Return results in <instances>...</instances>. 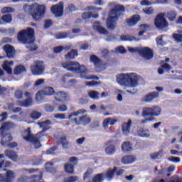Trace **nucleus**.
I'll return each instance as SVG.
<instances>
[{"mask_svg":"<svg viewBox=\"0 0 182 182\" xmlns=\"http://www.w3.org/2000/svg\"><path fill=\"white\" fill-rule=\"evenodd\" d=\"M52 25H53V22L52 21V20H50V19L46 20L45 24H44V28H46V29H48V28H50V26H52Z\"/></svg>","mask_w":182,"mask_h":182,"instance_id":"bf43d9fd","label":"nucleus"},{"mask_svg":"<svg viewBox=\"0 0 182 182\" xmlns=\"http://www.w3.org/2000/svg\"><path fill=\"white\" fill-rule=\"evenodd\" d=\"M69 36V33L66 32H60L56 34V39H66Z\"/></svg>","mask_w":182,"mask_h":182,"instance_id":"de8ad7c7","label":"nucleus"},{"mask_svg":"<svg viewBox=\"0 0 182 182\" xmlns=\"http://www.w3.org/2000/svg\"><path fill=\"white\" fill-rule=\"evenodd\" d=\"M92 173H93V171H92V170L89 169L87 170L83 176V180H87V178H90V176H92Z\"/></svg>","mask_w":182,"mask_h":182,"instance_id":"6e6d98bb","label":"nucleus"},{"mask_svg":"<svg viewBox=\"0 0 182 182\" xmlns=\"http://www.w3.org/2000/svg\"><path fill=\"white\" fill-rule=\"evenodd\" d=\"M68 97V93L63 91H60L55 93V99L58 102H62V100H65Z\"/></svg>","mask_w":182,"mask_h":182,"instance_id":"c85d7f7f","label":"nucleus"},{"mask_svg":"<svg viewBox=\"0 0 182 182\" xmlns=\"http://www.w3.org/2000/svg\"><path fill=\"white\" fill-rule=\"evenodd\" d=\"M166 18H168V21H175L177 18V13L174 11H170L167 13Z\"/></svg>","mask_w":182,"mask_h":182,"instance_id":"a19ab883","label":"nucleus"},{"mask_svg":"<svg viewBox=\"0 0 182 182\" xmlns=\"http://www.w3.org/2000/svg\"><path fill=\"white\" fill-rule=\"evenodd\" d=\"M105 173H98L92 178L94 182H103L105 181Z\"/></svg>","mask_w":182,"mask_h":182,"instance_id":"58836bf2","label":"nucleus"},{"mask_svg":"<svg viewBox=\"0 0 182 182\" xmlns=\"http://www.w3.org/2000/svg\"><path fill=\"white\" fill-rule=\"evenodd\" d=\"M117 168L114 166L113 169L107 170L105 173H102L104 174V178H106L108 181H111L113 180V177H114V174L116 173Z\"/></svg>","mask_w":182,"mask_h":182,"instance_id":"b1692460","label":"nucleus"},{"mask_svg":"<svg viewBox=\"0 0 182 182\" xmlns=\"http://www.w3.org/2000/svg\"><path fill=\"white\" fill-rule=\"evenodd\" d=\"M164 16H166L164 13H160L155 18L154 25L158 29H166L168 26V23Z\"/></svg>","mask_w":182,"mask_h":182,"instance_id":"1a4fd4ad","label":"nucleus"},{"mask_svg":"<svg viewBox=\"0 0 182 182\" xmlns=\"http://www.w3.org/2000/svg\"><path fill=\"white\" fill-rule=\"evenodd\" d=\"M85 85L86 86H97V85H99V82L97 81H87Z\"/></svg>","mask_w":182,"mask_h":182,"instance_id":"e2e57ef3","label":"nucleus"},{"mask_svg":"<svg viewBox=\"0 0 182 182\" xmlns=\"http://www.w3.org/2000/svg\"><path fill=\"white\" fill-rule=\"evenodd\" d=\"M143 12L146 14V15H153L154 14V9L153 7H146L143 9Z\"/></svg>","mask_w":182,"mask_h":182,"instance_id":"09e8293b","label":"nucleus"},{"mask_svg":"<svg viewBox=\"0 0 182 182\" xmlns=\"http://www.w3.org/2000/svg\"><path fill=\"white\" fill-rule=\"evenodd\" d=\"M55 119H59L60 120H65L66 115L65 114H55L54 115Z\"/></svg>","mask_w":182,"mask_h":182,"instance_id":"680f3d73","label":"nucleus"},{"mask_svg":"<svg viewBox=\"0 0 182 182\" xmlns=\"http://www.w3.org/2000/svg\"><path fill=\"white\" fill-rule=\"evenodd\" d=\"M38 124L40 126V127H42L43 130L46 131L48 130V126L51 124V122L50 120L47 119L46 121L38 122Z\"/></svg>","mask_w":182,"mask_h":182,"instance_id":"79ce46f5","label":"nucleus"},{"mask_svg":"<svg viewBox=\"0 0 182 182\" xmlns=\"http://www.w3.org/2000/svg\"><path fill=\"white\" fill-rule=\"evenodd\" d=\"M132 127V119H129L127 122H124L122 125V130L123 134L129 136Z\"/></svg>","mask_w":182,"mask_h":182,"instance_id":"412c9836","label":"nucleus"},{"mask_svg":"<svg viewBox=\"0 0 182 182\" xmlns=\"http://www.w3.org/2000/svg\"><path fill=\"white\" fill-rule=\"evenodd\" d=\"M23 9L24 12L31 15L36 22H39L46 14V6L38 3H34L31 5L24 4Z\"/></svg>","mask_w":182,"mask_h":182,"instance_id":"f03ea898","label":"nucleus"},{"mask_svg":"<svg viewBox=\"0 0 182 182\" xmlns=\"http://www.w3.org/2000/svg\"><path fill=\"white\" fill-rule=\"evenodd\" d=\"M68 110V107L65 105H60L58 107V111L59 112H66Z\"/></svg>","mask_w":182,"mask_h":182,"instance_id":"774afa93","label":"nucleus"},{"mask_svg":"<svg viewBox=\"0 0 182 182\" xmlns=\"http://www.w3.org/2000/svg\"><path fill=\"white\" fill-rule=\"evenodd\" d=\"M90 63H93L95 68L100 69V70H105V69H107V63H102V60L96 55L92 54L90 56Z\"/></svg>","mask_w":182,"mask_h":182,"instance_id":"9d476101","label":"nucleus"},{"mask_svg":"<svg viewBox=\"0 0 182 182\" xmlns=\"http://www.w3.org/2000/svg\"><path fill=\"white\" fill-rule=\"evenodd\" d=\"M43 94L45 96H52L55 95V90L52 87H46L43 90Z\"/></svg>","mask_w":182,"mask_h":182,"instance_id":"e433bc0d","label":"nucleus"},{"mask_svg":"<svg viewBox=\"0 0 182 182\" xmlns=\"http://www.w3.org/2000/svg\"><path fill=\"white\" fill-rule=\"evenodd\" d=\"M78 122H80V123H82L83 126H86L92 122V119L87 117V115H82V117H79Z\"/></svg>","mask_w":182,"mask_h":182,"instance_id":"72a5a7b5","label":"nucleus"},{"mask_svg":"<svg viewBox=\"0 0 182 182\" xmlns=\"http://www.w3.org/2000/svg\"><path fill=\"white\" fill-rule=\"evenodd\" d=\"M10 12H14L12 7H4L1 9V14H9Z\"/></svg>","mask_w":182,"mask_h":182,"instance_id":"864d4df0","label":"nucleus"},{"mask_svg":"<svg viewBox=\"0 0 182 182\" xmlns=\"http://www.w3.org/2000/svg\"><path fill=\"white\" fill-rule=\"evenodd\" d=\"M139 55L142 56V58H145L146 60H150V59H153V56H154V52L149 47H144L143 48H140Z\"/></svg>","mask_w":182,"mask_h":182,"instance_id":"ddd939ff","label":"nucleus"},{"mask_svg":"<svg viewBox=\"0 0 182 182\" xmlns=\"http://www.w3.org/2000/svg\"><path fill=\"white\" fill-rule=\"evenodd\" d=\"M10 65H14V61H5L2 65V68L8 75H12V68Z\"/></svg>","mask_w":182,"mask_h":182,"instance_id":"cd10ccee","label":"nucleus"},{"mask_svg":"<svg viewBox=\"0 0 182 182\" xmlns=\"http://www.w3.org/2000/svg\"><path fill=\"white\" fill-rule=\"evenodd\" d=\"M159 97V92H151L142 97L141 102H145L146 103H150L153 102L154 99Z\"/></svg>","mask_w":182,"mask_h":182,"instance_id":"6ab92c4d","label":"nucleus"},{"mask_svg":"<svg viewBox=\"0 0 182 182\" xmlns=\"http://www.w3.org/2000/svg\"><path fill=\"white\" fill-rule=\"evenodd\" d=\"M136 160H137L136 156L126 155L122 158L121 161L122 164H133Z\"/></svg>","mask_w":182,"mask_h":182,"instance_id":"4be33fe9","label":"nucleus"},{"mask_svg":"<svg viewBox=\"0 0 182 182\" xmlns=\"http://www.w3.org/2000/svg\"><path fill=\"white\" fill-rule=\"evenodd\" d=\"M154 117H149V118H145L144 119L141 120L140 123L141 124H147V122H153L154 120Z\"/></svg>","mask_w":182,"mask_h":182,"instance_id":"052dcab7","label":"nucleus"},{"mask_svg":"<svg viewBox=\"0 0 182 182\" xmlns=\"http://www.w3.org/2000/svg\"><path fill=\"white\" fill-rule=\"evenodd\" d=\"M64 49H65V47H63V46L54 47L53 53H61Z\"/></svg>","mask_w":182,"mask_h":182,"instance_id":"8fccbe9b","label":"nucleus"},{"mask_svg":"<svg viewBox=\"0 0 182 182\" xmlns=\"http://www.w3.org/2000/svg\"><path fill=\"white\" fill-rule=\"evenodd\" d=\"M63 1H60L58 4L53 5L50 8L52 14L55 15V16H57V18H60V16H63Z\"/></svg>","mask_w":182,"mask_h":182,"instance_id":"9b49d317","label":"nucleus"},{"mask_svg":"<svg viewBox=\"0 0 182 182\" xmlns=\"http://www.w3.org/2000/svg\"><path fill=\"white\" fill-rule=\"evenodd\" d=\"M141 21V17L139 14H134L132 17L127 18L125 22L128 26H136V23H139Z\"/></svg>","mask_w":182,"mask_h":182,"instance_id":"dca6fc26","label":"nucleus"},{"mask_svg":"<svg viewBox=\"0 0 182 182\" xmlns=\"http://www.w3.org/2000/svg\"><path fill=\"white\" fill-rule=\"evenodd\" d=\"M45 63L43 61L36 60L33 65L31 66V70L33 75L39 76L41 75H43V73L45 72Z\"/></svg>","mask_w":182,"mask_h":182,"instance_id":"6e6552de","label":"nucleus"},{"mask_svg":"<svg viewBox=\"0 0 182 182\" xmlns=\"http://www.w3.org/2000/svg\"><path fill=\"white\" fill-rule=\"evenodd\" d=\"M99 92L96 90H90L88 92V96L90 99H93L94 100H97L100 96Z\"/></svg>","mask_w":182,"mask_h":182,"instance_id":"4c0bfd02","label":"nucleus"},{"mask_svg":"<svg viewBox=\"0 0 182 182\" xmlns=\"http://www.w3.org/2000/svg\"><path fill=\"white\" fill-rule=\"evenodd\" d=\"M17 39L23 45H33L35 43V29L28 27L21 30L17 34Z\"/></svg>","mask_w":182,"mask_h":182,"instance_id":"39448f33","label":"nucleus"},{"mask_svg":"<svg viewBox=\"0 0 182 182\" xmlns=\"http://www.w3.org/2000/svg\"><path fill=\"white\" fill-rule=\"evenodd\" d=\"M124 6L122 4H117L109 12V16L107 19V27L109 31H114L116 29V25H117V21L123 14H124Z\"/></svg>","mask_w":182,"mask_h":182,"instance_id":"7ed1b4c3","label":"nucleus"},{"mask_svg":"<svg viewBox=\"0 0 182 182\" xmlns=\"http://www.w3.org/2000/svg\"><path fill=\"white\" fill-rule=\"evenodd\" d=\"M24 96L27 97V99L22 101H17V105L21 106V107H29L33 102L32 95H31V92L26 91L24 92Z\"/></svg>","mask_w":182,"mask_h":182,"instance_id":"f8f14e48","label":"nucleus"},{"mask_svg":"<svg viewBox=\"0 0 182 182\" xmlns=\"http://www.w3.org/2000/svg\"><path fill=\"white\" fill-rule=\"evenodd\" d=\"M121 149L124 153H129V151H132L133 148L132 147V144L130 141H124L122 146Z\"/></svg>","mask_w":182,"mask_h":182,"instance_id":"7c9ffc66","label":"nucleus"},{"mask_svg":"<svg viewBox=\"0 0 182 182\" xmlns=\"http://www.w3.org/2000/svg\"><path fill=\"white\" fill-rule=\"evenodd\" d=\"M82 18L85 21H86V19H90V18H92V12L87 11L82 13Z\"/></svg>","mask_w":182,"mask_h":182,"instance_id":"603ef678","label":"nucleus"},{"mask_svg":"<svg viewBox=\"0 0 182 182\" xmlns=\"http://www.w3.org/2000/svg\"><path fill=\"white\" fill-rule=\"evenodd\" d=\"M105 153L108 156H113L116 153V146L114 144H109L105 148Z\"/></svg>","mask_w":182,"mask_h":182,"instance_id":"473e14b6","label":"nucleus"},{"mask_svg":"<svg viewBox=\"0 0 182 182\" xmlns=\"http://www.w3.org/2000/svg\"><path fill=\"white\" fill-rule=\"evenodd\" d=\"M16 127V124L14 122H4L0 127V133L4 134L5 132H9V130H14Z\"/></svg>","mask_w":182,"mask_h":182,"instance_id":"a211bd4d","label":"nucleus"},{"mask_svg":"<svg viewBox=\"0 0 182 182\" xmlns=\"http://www.w3.org/2000/svg\"><path fill=\"white\" fill-rule=\"evenodd\" d=\"M42 113L36 110L33 111L30 114L31 118L33 119V120H38V119H40Z\"/></svg>","mask_w":182,"mask_h":182,"instance_id":"c03bdc74","label":"nucleus"},{"mask_svg":"<svg viewBox=\"0 0 182 182\" xmlns=\"http://www.w3.org/2000/svg\"><path fill=\"white\" fill-rule=\"evenodd\" d=\"M120 39L123 41L132 42V41H136V37L129 35H122L120 36Z\"/></svg>","mask_w":182,"mask_h":182,"instance_id":"37998d69","label":"nucleus"},{"mask_svg":"<svg viewBox=\"0 0 182 182\" xmlns=\"http://www.w3.org/2000/svg\"><path fill=\"white\" fill-rule=\"evenodd\" d=\"M92 28L95 29V31H97L99 33H101V35H107L108 33L107 30L102 26L100 21L95 22Z\"/></svg>","mask_w":182,"mask_h":182,"instance_id":"5701e85b","label":"nucleus"},{"mask_svg":"<svg viewBox=\"0 0 182 182\" xmlns=\"http://www.w3.org/2000/svg\"><path fill=\"white\" fill-rule=\"evenodd\" d=\"M62 65L63 68L68 70V72H73V73L80 75L81 79H85L86 80L95 79V80H99L97 75H88L89 70L84 65H80L77 61H69L68 63H63Z\"/></svg>","mask_w":182,"mask_h":182,"instance_id":"f257e3e1","label":"nucleus"},{"mask_svg":"<svg viewBox=\"0 0 182 182\" xmlns=\"http://www.w3.org/2000/svg\"><path fill=\"white\" fill-rule=\"evenodd\" d=\"M25 72H26V68L23 65H18L16 66L14 70V75H21Z\"/></svg>","mask_w":182,"mask_h":182,"instance_id":"f704fd0d","label":"nucleus"},{"mask_svg":"<svg viewBox=\"0 0 182 182\" xmlns=\"http://www.w3.org/2000/svg\"><path fill=\"white\" fill-rule=\"evenodd\" d=\"M100 126V122L99 121H93L90 125V129H97V127H99Z\"/></svg>","mask_w":182,"mask_h":182,"instance_id":"4d7b16f0","label":"nucleus"},{"mask_svg":"<svg viewBox=\"0 0 182 182\" xmlns=\"http://www.w3.org/2000/svg\"><path fill=\"white\" fill-rule=\"evenodd\" d=\"M23 139L27 143H30L34 147V149H41L42 144H41V136H38V134H33L31 127H28L23 132Z\"/></svg>","mask_w":182,"mask_h":182,"instance_id":"423d86ee","label":"nucleus"},{"mask_svg":"<svg viewBox=\"0 0 182 182\" xmlns=\"http://www.w3.org/2000/svg\"><path fill=\"white\" fill-rule=\"evenodd\" d=\"M4 154H6V157L13 161H16L18 160V154H16V152L15 151L6 149L4 151Z\"/></svg>","mask_w":182,"mask_h":182,"instance_id":"a878e982","label":"nucleus"},{"mask_svg":"<svg viewBox=\"0 0 182 182\" xmlns=\"http://www.w3.org/2000/svg\"><path fill=\"white\" fill-rule=\"evenodd\" d=\"M15 98L17 99V100H21L23 99V92L22 90H16L14 92Z\"/></svg>","mask_w":182,"mask_h":182,"instance_id":"49530a36","label":"nucleus"},{"mask_svg":"<svg viewBox=\"0 0 182 182\" xmlns=\"http://www.w3.org/2000/svg\"><path fill=\"white\" fill-rule=\"evenodd\" d=\"M15 178V173L11 170H8L4 173H0V182H12V180Z\"/></svg>","mask_w":182,"mask_h":182,"instance_id":"2eb2a0df","label":"nucleus"},{"mask_svg":"<svg viewBox=\"0 0 182 182\" xmlns=\"http://www.w3.org/2000/svg\"><path fill=\"white\" fill-rule=\"evenodd\" d=\"M69 161H70V163H73V166H77L79 160L77 159V158L76 156H71L69 159Z\"/></svg>","mask_w":182,"mask_h":182,"instance_id":"13d9d810","label":"nucleus"},{"mask_svg":"<svg viewBox=\"0 0 182 182\" xmlns=\"http://www.w3.org/2000/svg\"><path fill=\"white\" fill-rule=\"evenodd\" d=\"M77 56H79L77 50L72 49L70 52L64 55V58L67 60H73V59H75V58H77Z\"/></svg>","mask_w":182,"mask_h":182,"instance_id":"393cba45","label":"nucleus"},{"mask_svg":"<svg viewBox=\"0 0 182 182\" xmlns=\"http://www.w3.org/2000/svg\"><path fill=\"white\" fill-rule=\"evenodd\" d=\"M77 181V176H70L64 179V182H76Z\"/></svg>","mask_w":182,"mask_h":182,"instance_id":"5fc2aeb1","label":"nucleus"},{"mask_svg":"<svg viewBox=\"0 0 182 182\" xmlns=\"http://www.w3.org/2000/svg\"><path fill=\"white\" fill-rule=\"evenodd\" d=\"M161 114V107L159 106L144 107L142 108V117H159Z\"/></svg>","mask_w":182,"mask_h":182,"instance_id":"0eeeda50","label":"nucleus"},{"mask_svg":"<svg viewBox=\"0 0 182 182\" xmlns=\"http://www.w3.org/2000/svg\"><path fill=\"white\" fill-rule=\"evenodd\" d=\"M87 111H86V109H80L76 112H72L68 115V119L69 120H70L71 122H73L74 123H75V124H77V126H79L80 124V122L79 119H77V116H79V114H85V113H87Z\"/></svg>","mask_w":182,"mask_h":182,"instance_id":"4468645a","label":"nucleus"},{"mask_svg":"<svg viewBox=\"0 0 182 182\" xmlns=\"http://www.w3.org/2000/svg\"><path fill=\"white\" fill-rule=\"evenodd\" d=\"M118 83L121 86H126L127 87H137L139 86V77L137 74L134 73L121 74L117 79Z\"/></svg>","mask_w":182,"mask_h":182,"instance_id":"20e7f679","label":"nucleus"},{"mask_svg":"<svg viewBox=\"0 0 182 182\" xmlns=\"http://www.w3.org/2000/svg\"><path fill=\"white\" fill-rule=\"evenodd\" d=\"M46 112H53L55 110V107L50 105H45Z\"/></svg>","mask_w":182,"mask_h":182,"instance_id":"0e129e2a","label":"nucleus"},{"mask_svg":"<svg viewBox=\"0 0 182 182\" xmlns=\"http://www.w3.org/2000/svg\"><path fill=\"white\" fill-rule=\"evenodd\" d=\"M173 38L176 41V42H178V43L182 42V34L181 33L173 34Z\"/></svg>","mask_w":182,"mask_h":182,"instance_id":"3c124183","label":"nucleus"},{"mask_svg":"<svg viewBox=\"0 0 182 182\" xmlns=\"http://www.w3.org/2000/svg\"><path fill=\"white\" fill-rule=\"evenodd\" d=\"M0 135L1 136V146H6V144H8L9 141H12L14 139L11 133L3 132V134L0 133Z\"/></svg>","mask_w":182,"mask_h":182,"instance_id":"aec40b11","label":"nucleus"},{"mask_svg":"<svg viewBox=\"0 0 182 182\" xmlns=\"http://www.w3.org/2000/svg\"><path fill=\"white\" fill-rule=\"evenodd\" d=\"M136 134L139 137H149V129H145L143 127H139L136 130Z\"/></svg>","mask_w":182,"mask_h":182,"instance_id":"c756f323","label":"nucleus"},{"mask_svg":"<svg viewBox=\"0 0 182 182\" xmlns=\"http://www.w3.org/2000/svg\"><path fill=\"white\" fill-rule=\"evenodd\" d=\"M60 143L61 144L63 149H69V141L66 139V136L60 137Z\"/></svg>","mask_w":182,"mask_h":182,"instance_id":"ea45409f","label":"nucleus"},{"mask_svg":"<svg viewBox=\"0 0 182 182\" xmlns=\"http://www.w3.org/2000/svg\"><path fill=\"white\" fill-rule=\"evenodd\" d=\"M117 52H119V53H126V48L123 46H118L116 48Z\"/></svg>","mask_w":182,"mask_h":182,"instance_id":"338daca9","label":"nucleus"},{"mask_svg":"<svg viewBox=\"0 0 182 182\" xmlns=\"http://www.w3.org/2000/svg\"><path fill=\"white\" fill-rule=\"evenodd\" d=\"M3 49L9 59H14L15 58V48L14 46L6 44L4 46Z\"/></svg>","mask_w":182,"mask_h":182,"instance_id":"f3484780","label":"nucleus"},{"mask_svg":"<svg viewBox=\"0 0 182 182\" xmlns=\"http://www.w3.org/2000/svg\"><path fill=\"white\" fill-rule=\"evenodd\" d=\"M1 22L3 23V25L11 23V22H12V14H8L4 15L1 17Z\"/></svg>","mask_w":182,"mask_h":182,"instance_id":"c9c22d12","label":"nucleus"},{"mask_svg":"<svg viewBox=\"0 0 182 182\" xmlns=\"http://www.w3.org/2000/svg\"><path fill=\"white\" fill-rule=\"evenodd\" d=\"M59 147L58 146H54L46 151V154H52L53 156H56V150H58Z\"/></svg>","mask_w":182,"mask_h":182,"instance_id":"a18cd8bd","label":"nucleus"},{"mask_svg":"<svg viewBox=\"0 0 182 182\" xmlns=\"http://www.w3.org/2000/svg\"><path fill=\"white\" fill-rule=\"evenodd\" d=\"M116 123H117V119H114L112 117H108L104 119L102 122V126L105 129H107V127H109V124H110V126H113Z\"/></svg>","mask_w":182,"mask_h":182,"instance_id":"bb28decb","label":"nucleus"},{"mask_svg":"<svg viewBox=\"0 0 182 182\" xmlns=\"http://www.w3.org/2000/svg\"><path fill=\"white\" fill-rule=\"evenodd\" d=\"M102 58H104L105 59H107V58H109V50L104 49L102 51Z\"/></svg>","mask_w":182,"mask_h":182,"instance_id":"69168bd1","label":"nucleus"},{"mask_svg":"<svg viewBox=\"0 0 182 182\" xmlns=\"http://www.w3.org/2000/svg\"><path fill=\"white\" fill-rule=\"evenodd\" d=\"M64 170L67 174H75V166L72 164H64Z\"/></svg>","mask_w":182,"mask_h":182,"instance_id":"2f4dec72","label":"nucleus"}]
</instances>
